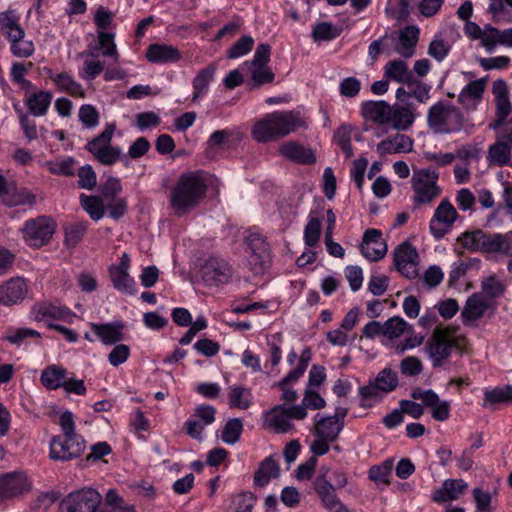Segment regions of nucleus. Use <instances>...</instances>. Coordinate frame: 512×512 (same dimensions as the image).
<instances>
[{"label": "nucleus", "mask_w": 512, "mask_h": 512, "mask_svg": "<svg viewBox=\"0 0 512 512\" xmlns=\"http://www.w3.org/2000/svg\"><path fill=\"white\" fill-rule=\"evenodd\" d=\"M280 468L272 456L265 458L254 476V483L259 487L266 486L271 479L278 478Z\"/></svg>", "instance_id": "nucleus-36"}, {"label": "nucleus", "mask_w": 512, "mask_h": 512, "mask_svg": "<svg viewBox=\"0 0 512 512\" xmlns=\"http://www.w3.org/2000/svg\"><path fill=\"white\" fill-rule=\"evenodd\" d=\"M87 231L86 222H75L64 226V245L68 248H75L83 239Z\"/></svg>", "instance_id": "nucleus-44"}, {"label": "nucleus", "mask_w": 512, "mask_h": 512, "mask_svg": "<svg viewBox=\"0 0 512 512\" xmlns=\"http://www.w3.org/2000/svg\"><path fill=\"white\" fill-rule=\"evenodd\" d=\"M427 126L435 134L446 135L467 130L468 123L458 107L442 100L428 109Z\"/></svg>", "instance_id": "nucleus-3"}, {"label": "nucleus", "mask_w": 512, "mask_h": 512, "mask_svg": "<svg viewBox=\"0 0 512 512\" xmlns=\"http://www.w3.org/2000/svg\"><path fill=\"white\" fill-rule=\"evenodd\" d=\"M254 45V39L251 36H242L227 53V57L236 59L248 54Z\"/></svg>", "instance_id": "nucleus-53"}, {"label": "nucleus", "mask_w": 512, "mask_h": 512, "mask_svg": "<svg viewBox=\"0 0 512 512\" xmlns=\"http://www.w3.org/2000/svg\"><path fill=\"white\" fill-rule=\"evenodd\" d=\"M458 219L459 214L452 203L448 199L441 200L429 222L431 234L437 240L442 239Z\"/></svg>", "instance_id": "nucleus-12"}, {"label": "nucleus", "mask_w": 512, "mask_h": 512, "mask_svg": "<svg viewBox=\"0 0 512 512\" xmlns=\"http://www.w3.org/2000/svg\"><path fill=\"white\" fill-rule=\"evenodd\" d=\"M56 223L48 216H38L28 220L22 228L25 242L31 246L40 248L46 245L55 232Z\"/></svg>", "instance_id": "nucleus-11"}, {"label": "nucleus", "mask_w": 512, "mask_h": 512, "mask_svg": "<svg viewBox=\"0 0 512 512\" xmlns=\"http://www.w3.org/2000/svg\"><path fill=\"white\" fill-rule=\"evenodd\" d=\"M0 29L9 40H17L25 35L24 30L19 25L17 15L11 10L0 13Z\"/></svg>", "instance_id": "nucleus-37"}, {"label": "nucleus", "mask_w": 512, "mask_h": 512, "mask_svg": "<svg viewBox=\"0 0 512 512\" xmlns=\"http://www.w3.org/2000/svg\"><path fill=\"white\" fill-rule=\"evenodd\" d=\"M314 490L319 496L323 507L329 512H350L338 498L335 487L325 475H318L314 481Z\"/></svg>", "instance_id": "nucleus-16"}, {"label": "nucleus", "mask_w": 512, "mask_h": 512, "mask_svg": "<svg viewBox=\"0 0 512 512\" xmlns=\"http://www.w3.org/2000/svg\"><path fill=\"white\" fill-rule=\"evenodd\" d=\"M451 50V45L441 35H435L428 47V55L436 61H443Z\"/></svg>", "instance_id": "nucleus-52"}, {"label": "nucleus", "mask_w": 512, "mask_h": 512, "mask_svg": "<svg viewBox=\"0 0 512 512\" xmlns=\"http://www.w3.org/2000/svg\"><path fill=\"white\" fill-rule=\"evenodd\" d=\"M484 399L482 406L485 408H494L499 404L512 403V386L505 385L502 387H494L492 389H485Z\"/></svg>", "instance_id": "nucleus-35"}, {"label": "nucleus", "mask_w": 512, "mask_h": 512, "mask_svg": "<svg viewBox=\"0 0 512 512\" xmlns=\"http://www.w3.org/2000/svg\"><path fill=\"white\" fill-rule=\"evenodd\" d=\"M374 381L383 393L394 391L399 383L397 373L390 368L381 370Z\"/></svg>", "instance_id": "nucleus-47"}, {"label": "nucleus", "mask_w": 512, "mask_h": 512, "mask_svg": "<svg viewBox=\"0 0 512 512\" xmlns=\"http://www.w3.org/2000/svg\"><path fill=\"white\" fill-rule=\"evenodd\" d=\"M394 262L398 272L408 279L418 275L419 255L417 249L409 242H403L394 250Z\"/></svg>", "instance_id": "nucleus-14"}, {"label": "nucleus", "mask_w": 512, "mask_h": 512, "mask_svg": "<svg viewBox=\"0 0 512 512\" xmlns=\"http://www.w3.org/2000/svg\"><path fill=\"white\" fill-rule=\"evenodd\" d=\"M78 117L86 128H94L99 123V113L93 105L84 104L80 107Z\"/></svg>", "instance_id": "nucleus-54"}, {"label": "nucleus", "mask_w": 512, "mask_h": 512, "mask_svg": "<svg viewBox=\"0 0 512 512\" xmlns=\"http://www.w3.org/2000/svg\"><path fill=\"white\" fill-rule=\"evenodd\" d=\"M30 489L27 476L21 472H10L0 476V500L17 497Z\"/></svg>", "instance_id": "nucleus-20"}, {"label": "nucleus", "mask_w": 512, "mask_h": 512, "mask_svg": "<svg viewBox=\"0 0 512 512\" xmlns=\"http://www.w3.org/2000/svg\"><path fill=\"white\" fill-rule=\"evenodd\" d=\"M490 128L496 132L497 139L506 141L512 145V115L502 121H494Z\"/></svg>", "instance_id": "nucleus-58"}, {"label": "nucleus", "mask_w": 512, "mask_h": 512, "mask_svg": "<svg viewBox=\"0 0 512 512\" xmlns=\"http://www.w3.org/2000/svg\"><path fill=\"white\" fill-rule=\"evenodd\" d=\"M279 153L284 158L300 164H313L316 161V157L310 149L295 141L283 143L279 148Z\"/></svg>", "instance_id": "nucleus-26"}, {"label": "nucleus", "mask_w": 512, "mask_h": 512, "mask_svg": "<svg viewBox=\"0 0 512 512\" xmlns=\"http://www.w3.org/2000/svg\"><path fill=\"white\" fill-rule=\"evenodd\" d=\"M413 139L405 134H395L382 140L376 146V150L380 155L409 153L413 150Z\"/></svg>", "instance_id": "nucleus-23"}, {"label": "nucleus", "mask_w": 512, "mask_h": 512, "mask_svg": "<svg viewBox=\"0 0 512 512\" xmlns=\"http://www.w3.org/2000/svg\"><path fill=\"white\" fill-rule=\"evenodd\" d=\"M368 166V160L365 157H360L352 163L350 176L355 182L359 191H362L364 184V174Z\"/></svg>", "instance_id": "nucleus-56"}, {"label": "nucleus", "mask_w": 512, "mask_h": 512, "mask_svg": "<svg viewBox=\"0 0 512 512\" xmlns=\"http://www.w3.org/2000/svg\"><path fill=\"white\" fill-rule=\"evenodd\" d=\"M325 405L326 401L318 392L307 389L304 393L302 403L295 405V407H303L304 411L307 412V409L319 410L324 408Z\"/></svg>", "instance_id": "nucleus-55"}, {"label": "nucleus", "mask_w": 512, "mask_h": 512, "mask_svg": "<svg viewBox=\"0 0 512 512\" xmlns=\"http://www.w3.org/2000/svg\"><path fill=\"white\" fill-rule=\"evenodd\" d=\"M245 265L255 275L265 273L271 265V252L266 238L257 230L243 232Z\"/></svg>", "instance_id": "nucleus-5"}, {"label": "nucleus", "mask_w": 512, "mask_h": 512, "mask_svg": "<svg viewBox=\"0 0 512 512\" xmlns=\"http://www.w3.org/2000/svg\"><path fill=\"white\" fill-rule=\"evenodd\" d=\"M321 235V220L319 218H310L308 223L306 224L304 228V242L305 244L313 248L315 247L319 240Z\"/></svg>", "instance_id": "nucleus-51"}, {"label": "nucleus", "mask_w": 512, "mask_h": 512, "mask_svg": "<svg viewBox=\"0 0 512 512\" xmlns=\"http://www.w3.org/2000/svg\"><path fill=\"white\" fill-rule=\"evenodd\" d=\"M467 486L462 479H446L440 488L433 491L431 498L437 503L456 500L463 494Z\"/></svg>", "instance_id": "nucleus-24"}, {"label": "nucleus", "mask_w": 512, "mask_h": 512, "mask_svg": "<svg viewBox=\"0 0 512 512\" xmlns=\"http://www.w3.org/2000/svg\"><path fill=\"white\" fill-rule=\"evenodd\" d=\"M307 412L303 407L277 405L264 415V424L277 433H286L293 429L292 420H303Z\"/></svg>", "instance_id": "nucleus-10"}, {"label": "nucleus", "mask_w": 512, "mask_h": 512, "mask_svg": "<svg viewBox=\"0 0 512 512\" xmlns=\"http://www.w3.org/2000/svg\"><path fill=\"white\" fill-rule=\"evenodd\" d=\"M84 450L81 436H54L50 441V457L54 460L69 461L78 458Z\"/></svg>", "instance_id": "nucleus-13"}, {"label": "nucleus", "mask_w": 512, "mask_h": 512, "mask_svg": "<svg viewBox=\"0 0 512 512\" xmlns=\"http://www.w3.org/2000/svg\"><path fill=\"white\" fill-rule=\"evenodd\" d=\"M362 255L369 261H378L387 253V244L382 237V232L377 229L365 231L360 245Z\"/></svg>", "instance_id": "nucleus-19"}, {"label": "nucleus", "mask_w": 512, "mask_h": 512, "mask_svg": "<svg viewBox=\"0 0 512 512\" xmlns=\"http://www.w3.org/2000/svg\"><path fill=\"white\" fill-rule=\"evenodd\" d=\"M125 325L122 321H114L106 324H91L96 336L105 345H114L124 339L123 329Z\"/></svg>", "instance_id": "nucleus-25"}, {"label": "nucleus", "mask_w": 512, "mask_h": 512, "mask_svg": "<svg viewBox=\"0 0 512 512\" xmlns=\"http://www.w3.org/2000/svg\"><path fill=\"white\" fill-rule=\"evenodd\" d=\"M439 173L430 168L414 171L411 178V186L414 191L413 200L418 205L430 204L438 198L442 192L438 185Z\"/></svg>", "instance_id": "nucleus-7"}, {"label": "nucleus", "mask_w": 512, "mask_h": 512, "mask_svg": "<svg viewBox=\"0 0 512 512\" xmlns=\"http://www.w3.org/2000/svg\"><path fill=\"white\" fill-rule=\"evenodd\" d=\"M251 78L253 81L252 87H260L265 83L272 82L274 80V74L265 65L255 66L251 71Z\"/></svg>", "instance_id": "nucleus-63"}, {"label": "nucleus", "mask_w": 512, "mask_h": 512, "mask_svg": "<svg viewBox=\"0 0 512 512\" xmlns=\"http://www.w3.org/2000/svg\"><path fill=\"white\" fill-rule=\"evenodd\" d=\"M243 432V423L240 418H231L226 422V444H235Z\"/></svg>", "instance_id": "nucleus-62"}, {"label": "nucleus", "mask_w": 512, "mask_h": 512, "mask_svg": "<svg viewBox=\"0 0 512 512\" xmlns=\"http://www.w3.org/2000/svg\"><path fill=\"white\" fill-rule=\"evenodd\" d=\"M207 181L201 171L180 176L170 193V206L176 216L182 217L195 208L205 196Z\"/></svg>", "instance_id": "nucleus-1"}, {"label": "nucleus", "mask_w": 512, "mask_h": 512, "mask_svg": "<svg viewBox=\"0 0 512 512\" xmlns=\"http://www.w3.org/2000/svg\"><path fill=\"white\" fill-rule=\"evenodd\" d=\"M50 79L57 85V87L64 92H67L73 97H85V91L81 84L76 82L74 78L67 72L51 75Z\"/></svg>", "instance_id": "nucleus-40"}, {"label": "nucleus", "mask_w": 512, "mask_h": 512, "mask_svg": "<svg viewBox=\"0 0 512 512\" xmlns=\"http://www.w3.org/2000/svg\"><path fill=\"white\" fill-rule=\"evenodd\" d=\"M408 327L411 326L402 317H391L384 322V336L390 340L399 338Z\"/></svg>", "instance_id": "nucleus-48"}, {"label": "nucleus", "mask_w": 512, "mask_h": 512, "mask_svg": "<svg viewBox=\"0 0 512 512\" xmlns=\"http://www.w3.org/2000/svg\"><path fill=\"white\" fill-rule=\"evenodd\" d=\"M105 504L111 506L112 509L110 511L104 509V512H135L132 507H122L123 499L114 489H110L106 493Z\"/></svg>", "instance_id": "nucleus-64"}, {"label": "nucleus", "mask_w": 512, "mask_h": 512, "mask_svg": "<svg viewBox=\"0 0 512 512\" xmlns=\"http://www.w3.org/2000/svg\"><path fill=\"white\" fill-rule=\"evenodd\" d=\"M457 242L464 249L472 252L501 253L512 256V231L505 234H490L478 229L462 233L457 238Z\"/></svg>", "instance_id": "nucleus-4"}, {"label": "nucleus", "mask_w": 512, "mask_h": 512, "mask_svg": "<svg viewBox=\"0 0 512 512\" xmlns=\"http://www.w3.org/2000/svg\"><path fill=\"white\" fill-rule=\"evenodd\" d=\"M31 313L34 316V319L38 322L46 319L65 320L74 315L70 309L62 306H56L46 301L36 303L32 307Z\"/></svg>", "instance_id": "nucleus-27"}, {"label": "nucleus", "mask_w": 512, "mask_h": 512, "mask_svg": "<svg viewBox=\"0 0 512 512\" xmlns=\"http://www.w3.org/2000/svg\"><path fill=\"white\" fill-rule=\"evenodd\" d=\"M384 76L387 80L397 83L410 84L413 81V73L403 60L389 61L384 66Z\"/></svg>", "instance_id": "nucleus-34"}, {"label": "nucleus", "mask_w": 512, "mask_h": 512, "mask_svg": "<svg viewBox=\"0 0 512 512\" xmlns=\"http://www.w3.org/2000/svg\"><path fill=\"white\" fill-rule=\"evenodd\" d=\"M215 71V65L211 64L198 72L193 79L194 93L192 101L196 102L200 97L206 94L209 84L214 78Z\"/></svg>", "instance_id": "nucleus-42"}, {"label": "nucleus", "mask_w": 512, "mask_h": 512, "mask_svg": "<svg viewBox=\"0 0 512 512\" xmlns=\"http://www.w3.org/2000/svg\"><path fill=\"white\" fill-rule=\"evenodd\" d=\"M146 57L153 63H168L180 60L181 54L173 46L152 44L146 51Z\"/></svg>", "instance_id": "nucleus-33"}, {"label": "nucleus", "mask_w": 512, "mask_h": 512, "mask_svg": "<svg viewBox=\"0 0 512 512\" xmlns=\"http://www.w3.org/2000/svg\"><path fill=\"white\" fill-rule=\"evenodd\" d=\"M389 114V124L398 131L407 130L415 120L411 109L405 106L391 107Z\"/></svg>", "instance_id": "nucleus-38"}, {"label": "nucleus", "mask_w": 512, "mask_h": 512, "mask_svg": "<svg viewBox=\"0 0 512 512\" xmlns=\"http://www.w3.org/2000/svg\"><path fill=\"white\" fill-rule=\"evenodd\" d=\"M67 371L58 366L50 365L46 367L41 373V383L44 387L50 390H56L64 384Z\"/></svg>", "instance_id": "nucleus-41"}, {"label": "nucleus", "mask_w": 512, "mask_h": 512, "mask_svg": "<svg viewBox=\"0 0 512 512\" xmlns=\"http://www.w3.org/2000/svg\"><path fill=\"white\" fill-rule=\"evenodd\" d=\"M114 33L99 31L97 43L90 48L88 55L97 58L101 54L111 57L115 62L119 61V53L114 42Z\"/></svg>", "instance_id": "nucleus-30"}, {"label": "nucleus", "mask_w": 512, "mask_h": 512, "mask_svg": "<svg viewBox=\"0 0 512 512\" xmlns=\"http://www.w3.org/2000/svg\"><path fill=\"white\" fill-rule=\"evenodd\" d=\"M256 497L251 492H243L234 496L230 504V512H252Z\"/></svg>", "instance_id": "nucleus-49"}, {"label": "nucleus", "mask_w": 512, "mask_h": 512, "mask_svg": "<svg viewBox=\"0 0 512 512\" xmlns=\"http://www.w3.org/2000/svg\"><path fill=\"white\" fill-rule=\"evenodd\" d=\"M411 397L415 400H421L425 407L432 409V417L437 421H445L450 416V403L446 400H440L439 396L431 389L423 390L414 388Z\"/></svg>", "instance_id": "nucleus-17"}, {"label": "nucleus", "mask_w": 512, "mask_h": 512, "mask_svg": "<svg viewBox=\"0 0 512 512\" xmlns=\"http://www.w3.org/2000/svg\"><path fill=\"white\" fill-rule=\"evenodd\" d=\"M101 502L102 495L96 489L85 487L67 494L59 502L58 512H104Z\"/></svg>", "instance_id": "nucleus-8"}, {"label": "nucleus", "mask_w": 512, "mask_h": 512, "mask_svg": "<svg viewBox=\"0 0 512 512\" xmlns=\"http://www.w3.org/2000/svg\"><path fill=\"white\" fill-rule=\"evenodd\" d=\"M486 87V78L469 81L458 95V102L466 110H474L481 102Z\"/></svg>", "instance_id": "nucleus-22"}, {"label": "nucleus", "mask_w": 512, "mask_h": 512, "mask_svg": "<svg viewBox=\"0 0 512 512\" xmlns=\"http://www.w3.org/2000/svg\"><path fill=\"white\" fill-rule=\"evenodd\" d=\"M204 282L208 286H218L221 283L222 271L218 262L214 259L208 260L201 269Z\"/></svg>", "instance_id": "nucleus-50"}, {"label": "nucleus", "mask_w": 512, "mask_h": 512, "mask_svg": "<svg viewBox=\"0 0 512 512\" xmlns=\"http://www.w3.org/2000/svg\"><path fill=\"white\" fill-rule=\"evenodd\" d=\"M80 202L82 208L89 214L91 219L98 221L104 216L105 205L101 197L82 194Z\"/></svg>", "instance_id": "nucleus-45"}, {"label": "nucleus", "mask_w": 512, "mask_h": 512, "mask_svg": "<svg viewBox=\"0 0 512 512\" xmlns=\"http://www.w3.org/2000/svg\"><path fill=\"white\" fill-rule=\"evenodd\" d=\"M491 308V304L481 293H473L468 297L461 311V317L464 325L472 326L475 322L484 316Z\"/></svg>", "instance_id": "nucleus-21"}, {"label": "nucleus", "mask_w": 512, "mask_h": 512, "mask_svg": "<svg viewBox=\"0 0 512 512\" xmlns=\"http://www.w3.org/2000/svg\"><path fill=\"white\" fill-rule=\"evenodd\" d=\"M511 147L512 145L510 143L501 139H497L495 143L490 145L487 154V162L489 166H512Z\"/></svg>", "instance_id": "nucleus-31"}, {"label": "nucleus", "mask_w": 512, "mask_h": 512, "mask_svg": "<svg viewBox=\"0 0 512 512\" xmlns=\"http://www.w3.org/2000/svg\"><path fill=\"white\" fill-rule=\"evenodd\" d=\"M29 287L22 277H13L0 284V304L13 306L20 304L28 295Z\"/></svg>", "instance_id": "nucleus-18"}, {"label": "nucleus", "mask_w": 512, "mask_h": 512, "mask_svg": "<svg viewBox=\"0 0 512 512\" xmlns=\"http://www.w3.org/2000/svg\"><path fill=\"white\" fill-rule=\"evenodd\" d=\"M458 345L455 330L452 327L437 328L427 340L424 352L434 368L442 367Z\"/></svg>", "instance_id": "nucleus-6"}, {"label": "nucleus", "mask_w": 512, "mask_h": 512, "mask_svg": "<svg viewBox=\"0 0 512 512\" xmlns=\"http://www.w3.org/2000/svg\"><path fill=\"white\" fill-rule=\"evenodd\" d=\"M420 29L417 26L409 25L399 32V44L396 52L402 57L408 59L415 53V47L419 40Z\"/></svg>", "instance_id": "nucleus-29"}, {"label": "nucleus", "mask_w": 512, "mask_h": 512, "mask_svg": "<svg viewBox=\"0 0 512 512\" xmlns=\"http://www.w3.org/2000/svg\"><path fill=\"white\" fill-rule=\"evenodd\" d=\"M342 29L330 22H320L313 26L311 37L314 42L332 41L340 36Z\"/></svg>", "instance_id": "nucleus-43"}, {"label": "nucleus", "mask_w": 512, "mask_h": 512, "mask_svg": "<svg viewBox=\"0 0 512 512\" xmlns=\"http://www.w3.org/2000/svg\"><path fill=\"white\" fill-rule=\"evenodd\" d=\"M52 101V94L47 91H34L26 95L25 104L28 111L36 116H44Z\"/></svg>", "instance_id": "nucleus-32"}, {"label": "nucleus", "mask_w": 512, "mask_h": 512, "mask_svg": "<svg viewBox=\"0 0 512 512\" xmlns=\"http://www.w3.org/2000/svg\"><path fill=\"white\" fill-rule=\"evenodd\" d=\"M480 40L486 51L492 53L499 44V30L490 25H486Z\"/></svg>", "instance_id": "nucleus-59"}, {"label": "nucleus", "mask_w": 512, "mask_h": 512, "mask_svg": "<svg viewBox=\"0 0 512 512\" xmlns=\"http://www.w3.org/2000/svg\"><path fill=\"white\" fill-rule=\"evenodd\" d=\"M306 127L307 122L299 112H273L254 125L252 135L257 142H269Z\"/></svg>", "instance_id": "nucleus-2"}, {"label": "nucleus", "mask_w": 512, "mask_h": 512, "mask_svg": "<svg viewBox=\"0 0 512 512\" xmlns=\"http://www.w3.org/2000/svg\"><path fill=\"white\" fill-rule=\"evenodd\" d=\"M109 272L115 289L125 294L135 293L134 280L130 277L128 272L116 270V268H110Z\"/></svg>", "instance_id": "nucleus-46"}, {"label": "nucleus", "mask_w": 512, "mask_h": 512, "mask_svg": "<svg viewBox=\"0 0 512 512\" xmlns=\"http://www.w3.org/2000/svg\"><path fill=\"white\" fill-rule=\"evenodd\" d=\"M400 371L405 376H417L423 371L421 360L415 356H408L400 362Z\"/></svg>", "instance_id": "nucleus-60"}, {"label": "nucleus", "mask_w": 512, "mask_h": 512, "mask_svg": "<svg viewBox=\"0 0 512 512\" xmlns=\"http://www.w3.org/2000/svg\"><path fill=\"white\" fill-rule=\"evenodd\" d=\"M115 124H108L104 131L86 145V149L103 165L111 166L122 157L119 147L111 145Z\"/></svg>", "instance_id": "nucleus-9"}, {"label": "nucleus", "mask_w": 512, "mask_h": 512, "mask_svg": "<svg viewBox=\"0 0 512 512\" xmlns=\"http://www.w3.org/2000/svg\"><path fill=\"white\" fill-rule=\"evenodd\" d=\"M227 398L230 408L246 410L252 404L251 390L244 386L234 385L230 387Z\"/></svg>", "instance_id": "nucleus-39"}, {"label": "nucleus", "mask_w": 512, "mask_h": 512, "mask_svg": "<svg viewBox=\"0 0 512 512\" xmlns=\"http://www.w3.org/2000/svg\"><path fill=\"white\" fill-rule=\"evenodd\" d=\"M391 106L385 101H366L361 104V113L367 120L377 124H389Z\"/></svg>", "instance_id": "nucleus-28"}, {"label": "nucleus", "mask_w": 512, "mask_h": 512, "mask_svg": "<svg viewBox=\"0 0 512 512\" xmlns=\"http://www.w3.org/2000/svg\"><path fill=\"white\" fill-rule=\"evenodd\" d=\"M78 178V186L80 188L91 190L96 186V173L90 165L82 166L78 170Z\"/></svg>", "instance_id": "nucleus-61"}, {"label": "nucleus", "mask_w": 512, "mask_h": 512, "mask_svg": "<svg viewBox=\"0 0 512 512\" xmlns=\"http://www.w3.org/2000/svg\"><path fill=\"white\" fill-rule=\"evenodd\" d=\"M345 415V411L336 413L333 416H321L320 414H316L314 417L313 434L316 437L334 442L344 428Z\"/></svg>", "instance_id": "nucleus-15"}, {"label": "nucleus", "mask_w": 512, "mask_h": 512, "mask_svg": "<svg viewBox=\"0 0 512 512\" xmlns=\"http://www.w3.org/2000/svg\"><path fill=\"white\" fill-rule=\"evenodd\" d=\"M481 288L484 294L490 298H498L504 292L503 283L496 276H489L482 280Z\"/></svg>", "instance_id": "nucleus-57"}]
</instances>
